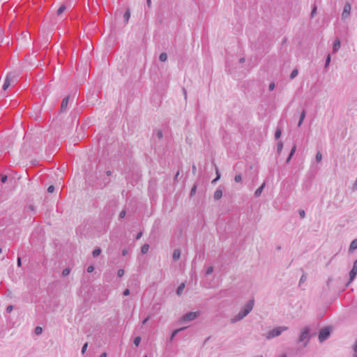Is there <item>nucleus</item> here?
<instances>
[{"label":"nucleus","mask_w":357,"mask_h":357,"mask_svg":"<svg viewBox=\"0 0 357 357\" xmlns=\"http://www.w3.org/2000/svg\"><path fill=\"white\" fill-rule=\"evenodd\" d=\"M150 319V316H148L146 319H144L142 321V325H144L146 324V322L149 321V319Z\"/></svg>","instance_id":"49"},{"label":"nucleus","mask_w":357,"mask_h":357,"mask_svg":"<svg viewBox=\"0 0 357 357\" xmlns=\"http://www.w3.org/2000/svg\"><path fill=\"white\" fill-rule=\"evenodd\" d=\"M275 88V84L273 82H271L270 84H269V86H268V89L270 91H273Z\"/></svg>","instance_id":"45"},{"label":"nucleus","mask_w":357,"mask_h":357,"mask_svg":"<svg viewBox=\"0 0 357 357\" xmlns=\"http://www.w3.org/2000/svg\"><path fill=\"white\" fill-rule=\"evenodd\" d=\"M239 61H240V63H243L245 61V59L241 58V59H240Z\"/></svg>","instance_id":"62"},{"label":"nucleus","mask_w":357,"mask_h":357,"mask_svg":"<svg viewBox=\"0 0 357 357\" xmlns=\"http://www.w3.org/2000/svg\"><path fill=\"white\" fill-rule=\"evenodd\" d=\"M317 6L314 5L312 12H311V17H314L315 15L317 14Z\"/></svg>","instance_id":"34"},{"label":"nucleus","mask_w":357,"mask_h":357,"mask_svg":"<svg viewBox=\"0 0 357 357\" xmlns=\"http://www.w3.org/2000/svg\"><path fill=\"white\" fill-rule=\"evenodd\" d=\"M141 342V337L139 336H137L136 337L135 339H134V344L135 345H136L137 347L139 346V343Z\"/></svg>","instance_id":"33"},{"label":"nucleus","mask_w":357,"mask_h":357,"mask_svg":"<svg viewBox=\"0 0 357 357\" xmlns=\"http://www.w3.org/2000/svg\"><path fill=\"white\" fill-rule=\"evenodd\" d=\"M199 315V312H190L181 317L182 322H188L195 320Z\"/></svg>","instance_id":"4"},{"label":"nucleus","mask_w":357,"mask_h":357,"mask_svg":"<svg viewBox=\"0 0 357 357\" xmlns=\"http://www.w3.org/2000/svg\"><path fill=\"white\" fill-rule=\"evenodd\" d=\"M357 249V238L353 240L350 244L349 252H352Z\"/></svg>","instance_id":"12"},{"label":"nucleus","mask_w":357,"mask_h":357,"mask_svg":"<svg viewBox=\"0 0 357 357\" xmlns=\"http://www.w3.org/2000/svg\"><path fill=\"white\" fill-rule=\"evenodd\" d=\"M282 135V129L280 127H278L275 132V139H278Z\"/></svg>","instance_id":"21"},{"label":"nucleus","mask_w":357,"mask_h":357,"mask_svg":"<svg viewBox=\"0 0 357 357\" xmlns=\"http://www.w3.org/2000/svg\"><path fill=\"white\" fill-rule=\"evenodd\" d=\"M340 48V40L339 38L335 40L333 45V53H336Z\"/></svg>","instance_id":"10"},{"label":"nucleus","mask_w":357,"mask_h":357,"mask_svg":"<svg viewBox=\"0 0 357 357\" xmlns=\"http://www.w3.org/2000/svg\"><path fill=\"white\" fill-rule=\"evenodd\" d=\"M27 208L29 210V211H34V206L33 205H29Z\"/></svg>","instance_id":"50"},{"label":"nucleus","mask_w":357,"mask_h":357,"mask_svg":"<svg viewBox=\"0 0 357 357\" xmlns=\"http://www.w3.org/2000/svg\"><path fill=\"white\" fill-rule=\"evenodd\" d=\"M305 117V111L304 109H303V111L301 114V116H300V119H299L298 123V127H300L302 125Z\"/></svg>","instance_id":"16"},{"label":"nucleus","mask_w":357,"mask_h":357,"mask_svg":"<svg viewBox=\"0 0 357 357\" xmlns=\"http://www.w3.org/2000/svg\"><path fill=\"white\" fill-rule=\"evenodd\" d=\"M100 253H101V249L99 248H96L93 250L92 255H93V257H97L98 256L100 255Z\"/></svg>","instance_id":"24"},{"label":"nucleus","mask_w":357,"mask_h":357,"mask_svg":"<svg viewBox=\"0 0 357 357\" xmlns=\"http://www.w3.org/2000/svg\"><path fill=\"white\" fill-rule=\"evenodd\" d=\"M167 59V55L166 53L163 52V53H161L159 56V60L162 62H165L166 61Z\"/></svg>","instance_id":"25"},{"label":"nucleus","mask_w":357,"mask_h":357,"mask_svg":"<svg viewBox=\"0 0 357 357\" xmlns=\"http://www.w3.org/2000/svg\"><path fill=\"white\" fill-rule=\"evenodd\" d=\"M8 179L7 176L4 175L1 177V180L2 183H5Z\"/></svg>","instance_id":"48"},{"label":"nucleus","mask_w":357,"mask_h":357,"mask_svg":"<svg viewBox=\"0 0 357 357\" xmlns=\"http://www.w3.org/2000/svg\"><path fill=\"white\" fill-rule=\"evenodd\" d=\"M307 279V277L305 274H303V275L301 276V279H300V282L299 283L301 284L303 282H304Z\"/></svg>","instance_id":"40"},{"label":"nucleus","mask_w":357,"mask_h":357,"mask_svg":"<svg viewBox=\"0 0 357 357\" xmlns=\"http://www.w3.org/2000/svg\"><path fill=\"white\" fill-rule=\"evenodd\" d=\"M192 169H193V171H195L196 167L195 166H192Z\"/></svg>","instance_id":"63"},{"label":"nucleus","mask_w":357,"mask_h":357,"mask_svg":"<svg viewBox=\"0 0 357 357\" xmlns=\"http://www.w3.org/2000/svg\"><path fill=\"white\" fill-rule=\"evenodd\" d=\"M130 9L128 8L123 15L124 21L126 23H128V22L130 19Z\"/></svg>","instance_id":"19"},{"label":"nucleus","mask_w":357,"mask_h":357,"mask_svg":"<svg viewBox=\"0 0 357 357\" xmlns=\"http://www.w3.org/2000/svg\"><path fill=\"white\" fill-rule=\"evenodd\" d=\"M155 134L156 137H157L158 139H161L162 138V137H163L162 132V130H156V132H155Z\"/></svg>","instance_id":"29"},{"label":"nucleus","mask_w":357,"mask_h":357,"mask_svg":"<svg viewBox=\"0 0 357 357\" xmlns=\"http://www.w3.org/2000/svg\"><path fill=\"white\" fill-rule=\"evenodd\" d=\"M330 62H331V56L330 54H328L326 57V63H325V69H327L328 65L330 64Z\"/></svg>","instance_id":"31"},{"label":"nucleus","mask_w":357,"mask_h":357,"mask_svg":"<svg viewBox=\"0 0 357 357\" xmlns=\"http://www.w3.org/2000/svg\"><path fill=\"white\" fill-rule=\"evenodd\" d=\"M181 256V251L178 249H176L174 250L172 258L174 261H177L179 259Z\"/></svg>","instance_id":"13"},{"label":"nucleus","mask_w":357,"mask_h":357,"mask_svg":"<svg viewBox=\"0 0 357 357\" xmlns=\"http://www.w3.org/2000/svg\"><path fill=\"white\" fill-rule=\"evenodd\" d=\"M184 289H185V284L181 283L177 288V290H176L177 295L181 296L182 294Z\"/></svg>","instance_id":"18"},{"label":"nucleus","mask_w":357,"mask_h":357,"mask_svg":"<svg viewBox=\"0 0 357 357\" xmlns=\"http://www.w3.org/2000/svg\"><path fill=\"white\" fill-rule=\"evenodd\" d=\"M264 188H265V183H264L259 188H257L256 190V191L255 192V196L256 197H259L261 195Z\"/></svg>","instance_id":"14"},{"label":"nucleus","mask_w":357,"mask_h":357,"mask_svg":"<svg viewBox=\"0 0 357 357\" xmlns=\"http://www.w3.org/2000/svg\"><path fill=\"white\" fill-rule=\"evenodd\" d=\"M196 189H197V186L195 185H193V187L192 188L191 190H190V196H193L195 192H196Z\"/></svg>","instance_id":"35"},{"label":"nucleus","mask_w":357,"mask_h":357,"mask_svg":"<svg viewBox=\"0 0 357 357\" xmlns=\"http://www.w3.org/2000/svg\"><path fill=\"white\" fill-rule=\"evenodd\" d=\"M298 70L297 69L293 70L289 76L290 79H294L298 75Z\"/></svg>","instance_id":"27"},{"label":"nucleus","mask_w":357,"mask_h":357,"mask_svg":"<svg viewBox=\"0 0 357 357\" xmlns=\"http://www.w3.org/2000/svg\"><path fill=\"white\" fill-rule=\"evenodd\" d=\"M94 270V267L93 266H89L88 268H87V272L88 273H91L93 272Z\"/></svg>","instance_id":"46"},{"label":"nucleus","mask_w":357,"mask_h":357,"mask_svg":"<svg viewBox=\"0 0 357 357\" xmlns=\"http://www.w3.org/2000/svg\"><path fill=\"white\" fill-rule=\"evenodd\" d=\"M215 169H216V176H220L218 169L216 167Z\"/></svg>","instance_id":"57"},{"label":"nucleus","mask_w":357,"mask_h":357,"mask_svg":"<svg viewBox=\"0 0 357 357\" xmlns=\"http://www.w3.org/2000/svg\"><path fill=\"white\" fill-rule=\"evenodd\" d=\"M106 174L107 176H111L112 175V172L110 170H108V171H107Z\"/></svg>","instance_id":"58"},{"label":"nucleus","mask_w":357,"mask_h":357,"mask_svg":"<svg viewBox=\"0 0 357 357\" xmlns=\"http://www.w3.org/2000/svg\"><path fill=\"white\" fill-rule=\"evenodd\" d=\"M234 181L236 182V183H240L241 181H242V176H241V174H237L234 177Z\"/></svg>","instance_id":"32"},{"label":"nucleus","mask_w":357,"mask_h":357,"mask_svg":"<svg viewBox=\"0 0 357 357\" xmlns=\"http://www.w3.org/2000/svg\"><path fill=\"white\" fill-rule=\"evenodd\" d=\"M296 150V144H294V145L293 146V147H292V149H291V151H290L289 154V156H288L287 159V161H286V162H287V163H289V161H290L291 158H292V156H293V155H294V154L295 153Z\"/></svg>","instance_id":"15"},{"label":"nucleus","mask_w":357,"mask_h":357,"mask_svg":"<svg viewBox=\"0 0 357 357\" xmlns=\"http://www.w3.org/2000/svg\"><path fill=\"white\" fill-rule=\"evenodd\" d=\"M222 190L221 187L220 186L215 190L213 197L215 200H218L222 197Z\"/></svg>","instance_id":"11"},{"label":"nucleus","mask_w":357,"mask_h":357,"mask_svg":"<svg viewBox=\"0 0 357 357\" xmlns=\"http://www.w3.org/2000/svg\"><path fill=\"white\" fill-rule=\"evenodd\" d=\"M13 305H8L6 307V312L10 313L13 310Z\"/></svg>","instance_id":"44"},{"label":"nucleus","mask_w":357,"mask_h":357,"mask_svg":"<svg viewBox=\"0 0 357 357\" xmlns=\"http://www.w3.org/2000/svg\"><path fill=\"white\" fill-rule=\"evenodd\" d=\"M124 274V271L123 269H119L117 271V275L119 278H121Z\"/></svg>","instance_id":"38"},{"label":"nucleus","mask_w":357,"mask_h":357,"mask_svg":"<svg viewBox=\"0 0 357 357\" xmlns=\"http://www.w3.org/2000/svg\"><path fill=\"white\" fill-rule=\"evenodd\" d=\"M305 117V111L304 109H303V111L301 114V116H300V119H299L298 123V127H300L302 125Z\"/></svg>","instance_id":"17"},{"label":"nucleus","mask_w":357,"mask_h":357,"mask_svg":"<svg viewBox=\"0 0 357 357\" xmlns=\"http://www.w3.org/2000/svg\"><path fill=\"white\" fill-rule=\"evenodd\" d=\"M254 305V298L249 300L239 312L230 319V322L231 324H235L242 320L252 310Z\"/></svg>","instance_id":"1"},{"label":"nucleus","mask_w":357,"mask_h":357,"mask_svg":"<svg viewBox=\"0 0 357 357\" xmlns=\"http://www.w3.org/2000/svg\"><path fill=\"white\" fill-rule=\"evenodd\" d=\"M213 268L212 266H209L206 271V274L210 275L213 273Z\"/></svg>","instance_id":"37"},{"label":"nucleus","mask_w":357,"mask_h":357,"mask_svg":"<svg viewBox=\"0 0 357 357\" xmlns=\"http://www.w3.org/2000/svg\"><path fill=\"white\" fill-rule=\"evenodd\" d=\"M321 160H322V155H321V153L319 151H318V152L317 153V154H316V160H317L318 162H321Z\"/></svg>","instance_id":"30"},{"label":"nucleus","mask_w":357,"mask_h":357,"mask_svg":"<svg viewBox=\"0 0 357 357\" xmlns=\"http://www.w3.org/2000/svg\"><path fill=\"white\" fill-rule=\"evenodd\" d=\"M66 9V6L63 4L61 5L56 11L57 15H61Z\"/></svg>","instance_id":"22"},{"label":"nucleus","mask_w":357,"mask_h":357,"mask_svg":"<svg viewBox=\"0 0 357 357\" xmlns=\"http://www.w3.org/2000/svg\"><path fill=\"white\" fill-rule=\"evenodd\" d=\"M299 215H300L301 218H304L305 216V213L303 210H300Z\"/></svg>","instance_id":"42"},{"label":"nucleus","mask_w":357,"mask_h":357,"mask_svg":"<svg viewBox=\"0 0 357 357\" xmlns=\"http://www.w3.org/2000/svg\"><path fill=\"white\" fill-rule=\"evenodd\" d=\"M21 264H22L21 258L19 257L17 258V266H21Z\"/></svg>","instance_id":"53"},{"label":"nucleus","mask_w":357,"mask_h":357,"mask_svg":"<svg viewBox=\"0 0 357 357\" xmlns=\"http://www.w3.org/2000/svg\"><path fill=\"white\" fill-rule=\"evenodd\" d=\"M15 78V75L10 73L7 75L4 84L3 85V89L6 90L11 84V82L13 81V79Z\"/></svg>","instance_id":"7"},{"label":"nucleus","mask_w":357,"mask_h":357,"mask_svg":"<svg viewBox=\"0 0 357 357\" xmlns=\"http://www.w3.org/2000/svg\"><path fill=\"white\" fill-rule=\"evenodd\" d=\"M283 149V142L282 141H279L277 144V152L280 154Z\"/></svg>","instance_id":"23"},{"label":"nucleus","mask_w":357,"mask_h":357,"mask_svg":"<svg viewBox=\"0 0 357 357\" xmlns=\"http://www.w3.org/2000/svg\"><path fill=\"white\" fill-rule=\"evenodd\" d=\"M354 351L355 353H357V341L356 342V344L354 346Z\"/></svg>","instance_id":"54"},{"label":"nucleus","mask_w":357,"mask_h":357,"mask_svg":"<svg viewBox=\"0 0 357 357\" xmlns=\"http://www.w3.org/2000/svg\"><path fill=\"white\" fill-rule=\"evenodd\" d=\"M127 253H128V251L126 249L122 251V255L123 256H126L127 255Z\"/></svg>","instance_id":"55"},{"label":"nucleus","mask_w":357,"mask_h":357,"mask_svg":"<svg viewBox=\"0 0 357 357\" xmlns=\"http://www.w3.org/2000/svg\"><path fill=\"white\" fill-rule=\"evenodd\" d=\"M178 175H179V172H177V173L176 174V175H175V176H174V180H175V181L177 179V178H178Z\"/></svg>","instance_id":"59"},{"label":"nucleus","mask_w":357,"mask_h":357,"mask_svg":"<svg viewBox=\"0 0 357 357\" xmlns=\"http://www.w3.org/2000/svg\"><path fill=\"white\" fill-rule=\"evenodd\" d=\"M126 211H122L119 214V218L122 219L126 216Z\"/></svg>","instance_id":"43"},{"label":"nucleus","mask_w":357,"mask_h":357,"mask_svg":"<svg viewBox=\"0 0 357 357\" xmlns=\"http://www.w3.org/2000/svg\"><path fill=\"white\" fill-rule=\"evenodd\" d=\"M357 275V259L354 262L353 268L349 272V280L347 284V287L355 279Z\"/></svg>","instance_id":"6"},{"label":"nucleus","mask_w":357,"mask_h":357,"mask_svg":"<svg viewBox=\"0 0 357 357\" xmlns=\"http://www.w3.org/2000/svg\"><path fill=\"white\" fill-rule=\"evenodd\" d=\"M149 249V245L148 244H144V245H142V247L141 248V252L142 254H146L148 252Z\"/></svg>","instance_id":"26"},{"label":"nucleus","mask_w":357,"mask_h":357,"mask_svg":"<svg viewBox=\"0 0 357 357\" xmlns=\"http://www.w3.org/2000/svg\"><path fill=\"white\" fill-rule=\"evenodd\" d=\"M183 94L185 96V98H186L187 93H186V90L184 88L183 89Z\"/></svg>","instance_id":"60"},{"label":"nucleus","mask_w":357,"mask_h":357,"mask_svg":"<svg viewBox=\"0 0 357 357\" xmlns=\"http://www.w3.org/2000/svg\"><path fill=\"white\" fill-rule=\"evenodd\" d=\"M185 328V327H183V328H178V329H176V330H174L172 335H171V337H170V340H172L174 337L178 334V332L184 330Z\"/></svg>","instance_id":"20"},{"label":"nucleus","mask_w":357,"mask_h":357,"mask_svg":"<svg viewBox=\"0 0 357 357\" xmlns=\"http://www.w3.org/2000/svg\"><path fill=\"white\" fill-rule=\"evenodd\" d=\"M54 185H50V186L48 187V188H47V192H48L49 193H52V192H54Z\"/></svg>","instance_id":"41"},{"label":"nucleus","mask_w":357,"mask_h":357,"mask_svg":"<svg viewBox=\"0 0 357 357\" xmlns=\"http://www.w3.org/2000/svg\"><path fill=\"white\" fill-rule=\"evenodd\" d=\"M87 347H88V343L86 342L83 345V347L82 348V354H84L85 353L86 350L87 349Z\"/></svg>","instance_id":"39"},{"label":"nucleus","mask_w":357,"mask_h":357,"mask_svg":"<svg viewBox=\"0 0 357 357\" xmlns=\"http://www.w3.org/2000/svg\"><path fill=\"white\" fill-rule=\"evenodd\" d=\"M354 357H357V354L356 355H354Z\"/></svg>","instance_id":"64"},{"label":"nucleus","mask_w":357,"mask_h":357,"mask_svg":"<svg viewBox=\"0 0 357 357\" xmlns=\"http://www.w3.org/2000/svg\"><path fill=\"white\" fill-rule=\"evenodd\" d=\"M310 328L308 326H305L302 328L301 334L297 340L298 343L304 342L303 346L306 347L310 340L311 335H310Z\"/></svg>","instance_id":"2"},{"label":"nucleus","mask_w":357,"mask_h":357,"mask_svg":"<svg viewBox=\"0 0 357 357\" xmlns=\"http://www.w3.org/2000/svg\"><path fill=\"white\" fill-rule=\"evenodd\" d=\"M123 294V296H128L130 294V290L128 289H125Z\"/></svg>","instance_id":"47"},{"label":"nucleus","mask_w":357,"mask_h":357,"mask_svg":"<svg viewBox=\"0 0 357 357\" xmlns=\"http://www.w3.org/2000/svg\"><path fill=\"white\" fill-rule=\"evenodd\" d=\"M68 101H69V96H67L63 99V100L61 102V111L62 112L66 111L67 107H68Z\"/></svg>","instance_id":"9"},{"label":"nucleus","mask_w":357,"mask_h":357,"mask_svg":"<svg viewBox=\"0 0 357 357\" xmlns=\"http://www.w3.org/2000/svg\"><path fill=\"white\" fill-rule=\"evenodd\" d=\"M70 273V269L69 268H65L63 272H62V275L63 276H67L68 275H69Z\"/></svg>","instance_id":"36"},{"label":"nucleus","mask_w":357,"mask_h":357,"mask_svg":"<svg viewBox=\"0 0 357 357\" xmlns=\"http://www.w3.org/2000/svg\"><path fill=\"white\" fill-rule=\"evenodd\" d=\"M43 332V328L40 326H36L34 330V333L36 335H40Z\"/></svg>","instance_id":"28"},{"label":"nucleus","mask_w":357,"mask_h":357,"mask_svg":"<svg viewBox=\"0 0 357 357\" xmlns=\"http://www.w3.org/2000/svg\"><path fill=\"white\" fill-rule=\"evenodd\" d=\"M100 357H107V354L106 353H102Z\"/></svg>","instance_id":"61"},{"label":"nucleus","mask_w":357,"mask_h":357,"mask_svg":"<svg viewBox=\"0 0 357 357\" xmlns=\"http://www.w3.org/2000/svg\"><path fill=\"white\" fill-rule=\"evenodd\" d=\"M220 178V176H216L215 178H214L213 181H212V183H215L217 181H218Z\"/></svg>","instance_id":"51"},{"label":"nucleus","mask_w":357,"mask_h":357,"mask_svg":"<svg viewBox=\"0 0 357 357\" xmlns=\"http://www.w3.org/2000/svg\"><path fill=\"white\" fill-rule=\"evenodd\" d=\"M142 236V232H139L137 234V235L136 236V239H139Z\"/></svg>","instance_id":"52"},{"label":"nucleus","mask_w":357,"mask_h":357,"mask_svg":"<svg viewBox=\"0 0 357 357\" xmlns=\"http://www.w3.org/2000/svg\"><path fill=\"white\" fill-rule=\"evenodd\" d=\"M351 4L348 2H347L344 6L343 11L342 13V19H347L349 16L350 12H351Z\"/></svg>","instance_id":"8"},{"label":"nucleus","mask_w":357,"mask_h":357,"mask_svg":"<svg viewBox=\"0 0 357 357\" xmlns=\"http://www.w3.org/2000/svg\"><path fill=\"white\" fill-rule=\"evenodd\" d=\"M146 3H147V6H148L149 7H150V6H151V0H146Z\"/></svg>","instance_id":"56"},{"label":"nucleus","mask_w":357,"mask_h":357,"mask_svg":"<svg viewBox=\"0 0 357 357\" xmlns=\"http://www.w3.org/2000/svg\"><path fill=\"white\" fill-rule=\"evenodd\" d=\"M289 328L287 326H279L274 328L266 333V339L270 340L278 337L282 334V332L286 331Z\"/></svg>","instance_id":"3"},{"label":"nucleus","mask_w":357,"mask_h":357,"mask_svg":"<svg viewBox=\"0 0 357 357\" xmlns=\"http://www.w3.org/2000/svg\"><path fill=\"white\" fill-rule=\"evenodd\" d=\"M331 334L330 329L328 328H324L321 329L319 334V340L322 342L327 340Z\"/></svg>","instance_id":"5"}]
</instances>
